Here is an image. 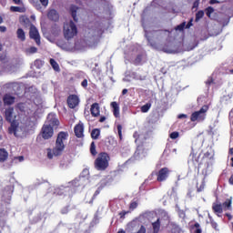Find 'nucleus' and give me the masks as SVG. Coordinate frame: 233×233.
<instances>
[{"label": "nucleus", "mask_w": 233, "mask_h": 233, "mask_svg": "<svg viewBox=\"0 0 233 233\" xmlns=\"http://www.w3.org/2000/svg\"><path fill=\"white\" fill-rule=\"evenodd\" d=\"M68 140V133L60 132L57 136L55 147L53 149H47V157L48 159H54L57 156H61L65 150V145Z\"/></svg>", "instance_id": "nucleus-1"}, {"label": "nucleus", "mask_w": 233, "mask_h": 233, "mask_svg": "<svg viewBox=\"0 0 233 233\" xmlns=\"http://www.w3.org/2000/svg\"><path fill=\"white\" fill-rule=\"evenodd\" d=\"M47 123L45 124L42 127V137L45 139H50L54 136V127L59 125V120L56 117V113H50L47 116Z\"/></svg>", "instance_id": "nucleus-2"}, {"label": "nucleus", "mask_w": 233, "mask_h": 233, "mask_svg": "<svg viewBox=\"0 0 233 233\" xmlns=\"http://www.w3.org/2000/svg\"><path fill=\"white\" fill-rule=\"evenodd\" d=\"M5 120L8 121V123H11L10 127L8 128L9 134H14L15 137L19 136V122L15 120V114L14 113V107H7L5 110Z\"/></svg>", "instance_id": "nucleus-3"}, {"label": "nucleus", "mask_w": 233, "mask_h": 233, "mask_svg": "<svg viewBox=\"0 0 233 233\" xmlns=\"http://www.w3.org/2000/svg\"><path fill=\"white\" fill-rule=\"evenodd\" d=\"M142 25L144 26L145 36L147 37V42L153 48H156V44L154 43V39H159V37H165V35H167V31H148L147 30V27L145 26V25L144 24Z\"/></svg>", "instance_id": "nucleus-4"}, {"label": "nucleus", "mask_w": 233, "mask_h": 233, "mask_svg": "<svg viewBox=\"0 0 233 233\" xmlns=\"http://www.w3.org/2000/svg\"><path fill=\"white\" fill-rule=\"evenodd\" d=\"M25 96L27 97V99L33 101L34 105H36V106L43 103V99L41 98V96H39L37 88H35L34 86L25 89Z\"/></svg>", "instance_id": "nucleus-5"}, {"label": "nucleus", "mask_w": 233, "mask_h": 233, "mask_svg": "<svg viewBox=\"0 0 233 233\" xmlns=\"http://www.w3.org/2000/svg\"><path fill=\"white\" fill-rule=\"evenodd\" d=\"M108 161H110L108 154L100 153L95 160V168L96 170H106L108 168Z\"/></svg>", "instance_id": "nucleus-6"}, {"label": "nucleus", "mask_w": 233, "mask_h": 233, "mask_svg": "<svg viewBox=\"0 0 233 233\" xmlns=\"http://www.w3.org/2000/svg\"><path fill=\"white\" fill-rule=\"evenodd\" d=\"M64 35L67 41L77 35V27L74 22L70 21L69 23L64 24Z\"/></svg>", "instance_id": "nucleus-7"}, {"label": "nucleus", "mask_w": 233, "mask_h": 233, "mask_svg": "<svg viewBox=\"0 0 233 233\" xmlns=\"http://www.w3.org/2000/svg\"><path fill=\"white\" fill-rule=\"evenodd\" d=\"M104 29L101 25L99 27L87 29L86 33V41H89L90 43L96 41V39L101 37L103 35Z\"/></svg>", "instance_id": "nucleus-8"}, {"label": "nucleus", "mask_w": 233, "mask_h": 233, "mask_svg": "<svg viewBox=\"0 0 233 233\" xmlns=\"http://www.w3.org/2000/svg\"><path fill=\"white\" fill-rule=\"evenodd\" d=\"M208 111V106H203L200 110L195 111L191 114L190 120L195 123H201V121H205V117H207V112Z\"/></svg>", "instance_id": "nucleus-9"}, {"label": "nucleus", "mask_w": 233, "mask_h": 233, "mask_svg": "<svg viewBox=\"0 0 233 233\" xmlns=\"http://www.w3.org/2000/svg\"><path fill=\"white\" fill-rule=\"evenodd\" d=\"M204 159H206L208 164L207 168L203 169L202 174H204L205 177H207V176H208V174L212 172V161L214 159V151H212V149L208 150L204 154Z\"/></svg>", "instance_id": "nucleus-10"}, {"label": "nucleus", "mask_w": 233, "mask_h": 233, "mask_svg": "<svg viewBox=\"0 0 233 233\" xmlns=\"http://www.w3.org/2000/svg\"><path fill=\"white\" fill-rule=\"evenodd\" d=\"M56 46L62 50H65L66 52H76V48H81V46H77V43L72 44L69 40H67V42L58 40L56 42Z\"/></svg>", "instance_id": "nucleus-11"}, {"label": "nucleus", "mask_w": 233, "mask_h": 233, "mask_svg": "<svg viewBox=\"0 0 233 233\" xmlns=\"http://www.w3.org/2000/svg\"><path fill=\"white\" fill-rule=\"evenodd\" d=\"M16 110L18 112H21V114H24V116H29L31 112H34V109L30 106V104L27 102L25 103H18L15 106Z\"/></svg>", "instance_id": "nucleus-12"}, {"label": "nucleus", "mask_w": 233, "mask_h": 233, "mask_svg": "<svg viewBox=\"0 0 233 233\" xmlns=\"http://www.w3.org/2000/svg\"><path fill=\"white\" fill-rule=\"evenodd\" d=\"M170 175V169L168 167H163L157 173V181H167L168 176Z\"/></svg>", "instance_id": "nucleus-13"}, {"label": "nucleus", "mask_w": 233, "mask_h": 233, "mask_svg": "<svg viewBox=\"0 0 233 233\" xmlns=\"http://www.w3.org/2000/svg\"><path fill=\"white\" fill-rule=\"evenodd\" d=\"M29 35L31 39H34L36 45H41V38L39 36V31L34 25L30 27Z\"/></svg>", "instance_id": "nucleus-14"}, {"label": "nucleus", "mask_w": 233, "mask_h": 233, "mask_svg": "<svg viewBox=\"0 0 233 233\" xmlns=\"http://www.w3.org/2000/svg\"><path fill=\"white\" fill-rule=\"evenodd\" d=\"M134 157L137 160L147 157V150H145V147L143 145L137 147V151L134 154Z\"/></svg>", "instance_id": "nucleus-15"}, {"label": "nucleus", "mask_w": 233, "mask_h": 233, "mask_svg": "<svg viewBox=\"0 0 233 233\" xmlns=\"http://www.w3.org/2000/svg\"><path fill=\"white\" fill-rule=\"evenodd\" d=\"M87 182H88V178H86V177H79L78 178H76L75 180H73L71 184H72V187H74L75 188H77V187H85V185H86Z\"/></svg>", "instance_id": "nucleus-16"}, {"label": "nucleus", "mask_w": 233, "mask_h": 233, "mask_svg": "<svg viewBox=\"0 0 233 233\" xmlns=\"http://www.w3.org/2000/svg\"><path fill=\"white\" fill-rule=\"evenodd\" d=\"M67 105L69 108H76L79 105V96L76 95H70L67 98Z\"/></svg>", "instance_id": "nucleus-17"}, {"label": "nucleus", "mask_w": 233, "mask_h": 233, "mask_svg": "<svg viewBox=\"0 0 233 233\" xmlns=\"http://www.w3.org/2000/svg\"><path fill=\"white\" fill-rule=\"evenodd\" d=\"M3 103L5 106H11V105H14L15 103V96L10 95V94H5L3 96Z\"/></svg>", "instance_id": "nucleus-18"}, {"label": "nucleus", "mask_w": 233, "mask_h": 233, "mask_svg": "<svg viewBox=\"0 0 233 233\" xmlns=\"http://www.w3.org/2000/svg\"><path fill=\"white\" fill-rule=\"evenodd\" d=\"M11 199H12V187H7V191L6 193H4V196L2 197V201L5 205H8Z\"/></svg>", "instance_id": "nucleus-19"}, {"label": "nucleus", "mask_w": 233, "mask_h": 233, "mask_svg": "<svg viewBox=\"0 0 233 233\" xmlns=\"http://www.w3.org/2000/svg\"><path fill=\"white\" fill-rule=\"evenodd\" d=\"M85 132V126L83 123H79L75 127V135L76 137H83Z\"/></svg>", "instance_id": "nucleus-20"}, {"label": "nucleus", "mask_w": 233, "mask_h": 233, "mask_svg": "<svg viewBox=\"0 0 233 233\" xmlns=\"http://www.w3.org/2000/svg\"><path fill=\"white\" fill-rule=\"evenodd\" d=\"M90 112H91V114H92V116H93L94 117H97V116H99V114H100L99 104L94 103V104L91 106Z\"/></svg>", "instance_id": "nucleus-21"}, {"label": "nucleus", "mask_w": 233, "mask_h": 233, "mask_svg": "<svg viewBox=\"0 0 233 233\" xmlns=\"http://www.w3.org/2000/svg\"><path fill=\"white\" fill-rule=\"evenodd\" d=\"M75 43H77V46H80L79 49L76 48L75 52H76V50H85L88 46V42L85 39H77Z\"/></svg>", "instance_id": "nucleus-22"}, {"label": "nucleus", "mask_w": 233, "mask_h": 233, "mask_svg": "<svg viewBox=\"0 0 233 233\" xmlns=\"http://www.w3.org/2000/svg\"><path fill=\"white\" fill-rule=\"evenodd\" d=\"M47 17L51 21H57V19H59V14H57V11H56V9H51L47 14Z\"/></svg>", "instance_id": "nucleus-23"}, {"label": "nucleus", "mask_w": 233, "mask_h": 233, "mask_svg": "<svg viewBox=\"0 0 233 233\" xmlns=\"http://www.w3.org/2000/svg\"><path fill=\"white\" fill-rule=\"evenodd\" d=\"M212 208L215 214H218V217L219 214H223V206L221 204L213 203Z\"/></svg>", "instance_id": "nucleus-24"}, {"label": "nucleus", "mask_w": 233, "mask_h": 233, "mask_svg": "<svg viewBox=\"0 0 233 233\" xmlns=\"http://www.w3.org/2000/svg\"><path fill=\"white\" fill-rule=\"evenodd\" d=\"M110 105L113 108V114L115 117H119V104H117V102H111Z\"/></svg>", "instance_id": "nucleus-25"}, {"label": "nucleus", "mask_w": 233, "mask_h": 233, "mask_svg": "<svg viewBox=\"0 0 233 233\" xmlns=\"http://www.w3.org/2000/svg\"><path fill=\"white\" fill-rule=\"evenodd\" d=\"M222 208H224V210H232V197H230V198H228L222 204Z\"/></svg>", "instance_id": "nucleus-26"}, {"label": "nucleus", "mask_w": 233, "mask_h": 233, "mask_svg": "<svg viewBox=\"0 0 233 233\" xmlns=\"http://www.w3.org/2000/svg\"><path fill=\"white\" fill-rule=\"evenodd\" d=\"M25 56H32L34 54H37V47L29 46L24 49Z\"/></svg>", "instance_id": "nucleus-27"}, {"label": "nucleus", "mask_w": 233, "mask_h": 233, "mask_svg": "<svg viewBox=\"0 0 233 233\" xmlns=\"http://www.w3.org/2000/svg\"><path fill=\"white\" fill-rule=\"evenodd\" d=\"M8 159V151L5 148L0 149V163H4V161H6Z\"/></svg>", "instance_id": "nucleus-28"}, {"label": "nucleus", "mask_w": 233, "mask_h": 233, "mask_svg": "<svg viewBox=\"0 0 233 233\" xmlns=\"http://www.w3.org/2000/svg\"><path fill=\"white\" fill-rule=\"evenodd\" d=\"M17 39L20 41H25L26 40V35L25 34V30L22 28H18L16 31Z\"/></svg>", "instance_id": "nucleus-29"}, {"label": "nucleus", "mask_w": 233, "mask_h": 233, "mask_svg": "<svg viewBox=\"0 0 233 233\" xmlns=\"http://www.w3.org/2000/svg\"><path fill=\"white\" fill-rule=\"evenodd\" d=\"M10 10L11 12H18L19 14H25V12H26V7H25V5L11 6Z\"/></svg>", "instance_id": "nucleus-30"}, {"label": "nucleus", "mask_w": 233, "mask_h": 233, "mask_svg": "<svg viewBox=\"0 0 233 233\" xmlns=\"http://www.w3.org/2000/svg\"><path fill=\"white\" fill-rule=\"evenodd\" d=\"M6 216H8V211L6 210V208H3V204H1L0 221H5V219H6Z\"/></svg>", "instance_id": "nucleus-31"}, {"label": "nucleus", "mask_w": 233, "mask_h": 233, "mask_svg": "<svg viewBox=\"0 0 233 233\" xmlns=\"http://www.w3.org/2000/svg\"><path fill=\"white\" fill-rule=\"evenodd\" d=\"M70 12H71V15H72L74 21H77V6L71 5Z\"/></svg>", "instance_id": "nucleus-32"}, {"label": "nucleus", "mask_w": 233, "mask_h": 233, "mask_svg": "<svg viewBox=\"0 0 233 233\" xmlns=\"http://www.w3.org/2000/svg\"><path fill=\"white\" fill-rule=\"evenodd\" d=\"M154 233L159 232V228H161V222H159V218L156 222L152 224Z\"/></svg>", "instance_id": "nucleus-33"}, {"label": "nucleus", "mask_w": 233, "mask_h": 233, "mask_svg": "<svg viewBox=\"0 0 233 233\" xmlns=\"http://www.w3.org/2000/svg\"><path fill=\"white\" fill-rule=\"evenodd\" d=\"M99 136H101V131L97 128L93 129L91 132L92 139H99Z\"/></svg>", "instance_id": "nucleus-34"}, {"label": "nucleus", "mask_w": 233, "mask_h": 233, "mask_svg": "<svg viewBox=\"0 0 233 233\" xmlns=\"http://www.w3.org/2000/svg\"><path fill=\"white\" fill-rule=\"evenodd\" d=\"M131 76L133 79H136L137 81H145L147 79V76H141L137 73H132Z\"/></svg>", "instance_id": "nucleus-35"}, {"label": "nucleus", "mask_w": 233, "mask_h": 233, "mask_svg": "<svg viewBox=\"0 0 233 233\" xmlns=\"http://www.w3.org/2000/svg\"><path fill=\"white\" fill-rule=\"evenodd\" d=\"M53 35L56 37L61 34V27L58 25H54L51 30Z\"/></svg>", "instance_id": "nucleus-36"}, {"label": "nucleus", "mask_w": 233, "mask_h": 233, "mask_svg": "<svg viewBox=\"0 0 233 233\" xmlns=\"http://www.w3.org/2000/svg\"><path fill=\"white\" fill-rule=\"evenodd\" d=\"M204 15L205 12L203 10L197 12L195 18L196 23H198L199 20L203 19Z\"/></svg>", "instance_id": "nucleus-37"}, {"label": "nucleus", "mask_w": 233, "mask_h": 233, "mask_svg": "<svg viewBox=\"0 0 233 233\" xmlns=\"http://www.w3.org/2000/svg\"><path fill=\"white\" fill-rule=\"evenodd\" d=\"M50 65L56 72H59V65L57 64V62H56V60H54V58L50 59Z\"/></svg>", "instance_id": "nucleus-38"}, {"label": "nucleus", "mask_w": 233, "mask_h": 233, "mask_svg": "<svg viewBox=\"0 0 233 233\" xmlns=\"http://www.w3.org/2000/svg\"><path fill=\"white\" fill-rule=\"evenodd\" d=\"M151 106H152V104L147 103L146 105L141 106V112H143L144 114H147V112L150 110Z\"/></svg>", "instance_id": "nucleus-39"}, {"label": "nucleus", "mask_w": 233, "mask_h": 233, "mask_svg": "<svg viewBox=\"0 0 233 233\" xmlns=\"http://www.w3.org/2000/svg\"><path fill=\"white\" fill-rule=\"evenodd\" d=\"M43 60H39V59H36L35 62H34V66H35V68H42L43 67Z\"/></svg>", "instance_id": "nucleus-40"}, {"label": "nucleus", "mask_w": 233, "mask_h": 233, "mask_svg": "<svg viewBox=\"0 0 233 233\" xmlns=\"http://www.w3.org/2000/svg\"><path fill=\"white\" fill-rule=\"evenodd\" d=\"M187 26V22H183L182 24L178 25L175 30H178V32H183Z\"/></svg>", "instance_id": "nucleus-41"}, {"label": "nucleus", "mask_w": 233, "mask_h": 233, "mask_svg": "<svg viewBox=\"0 0 233 233\" xmlns=\"http://www.w3.org/2000/svg\"><path fill=\"white\" fill-rule=\"evenodd\" d=\"M198 192H203L205 190V177L203 178L201 184L199 186H197Z\"/></svg>", "instance_id": "nucleus-42"}, {"label": "nucleus", "mask_w": 233, "mask_h": 233, "mask_svg": "<svg viewBox=\"0 0 233 233\" xmlns=\"http://www.w3.org/2000/svg\"><path fill=\"white\" fill-rule=\"evenodd\" d=\"M116 130H117V134H118L120 139H123V133H122L123 126H121V125L118 124V125L116 126Z\"/></svg>", "instance_id": "nucleus-43"}, {"label": "nucleus", "mask_w": 233, "mask_h": 233, "mask_svg": "<svg viewBox=\"0 0 233 233\" xmlns=\"http://www.w3.org/2000/svg\"><path fill=\"white\" fill-rule=\"evenodd\" d=\"M208 218H209V221L211 223L212 228H215V230H218V224L216 223V221H214V219L210 215H208Z\"/></svg>", "instance_id": "nucleus-44"}, {"label": "nucleus", "mask_w": 233, "mask_h": 233, "mask_svg": "<svg viewBox=\"0 0 233 233\" xmlns=\"http://www.w3.org/2000/svg\"><path fill=\"white\" fill-rule=\"evenodd\" d=\"M90 152L92 156H96L97 154V151H96V144H94V142L91 143Z\"/></svg>", "instance_id": "nucleus-45"}, {"label": "nucleus", "mask_w": 233, "mask_h": 233, "mask_svg": "<svg viewBox=\"0 0 233 233\" xmlns=\"http://www.w3.org/2000/svg\"><path fill=\"white\" fill-rule=\"evenodd\" d=\"M14 69V66L7 64L6 66L4 68V72H9L12 73Z\"/></svg>", "instance_id": "nucleus-46"}, {"label": "nucleus", "mask_w": 233, "mask_h": 233, "mask_svg": "<svg viewBox=\"0 0 233 233\" xmlns=\"http://www.w3.org/2000/svg\"><path fill=\"white\" fill-rule=\"evenodd\" d=\"M142 61H143V55H138L135 59V65H141Z\"/></svg>", "instance_id": "nucleus-47"}, {"label": "nucleus", "mask_w": 233, "mask_h": 233, "mask_svg": "<svg viewBox=\"0 0 233 233\" xmlns=\"http://www.w3.org/2000/svg\"><path fill=\"white\" fill-rule=\"evenodd\" d=\"M213 12H214V8L212 6H209L206 9V15H208V17H210Z\"/></svg>", "instance_id": "nucleus-48"}, {"label": "nucleus", "mask_w": 233, "mask_h": 233, "mask_svg": "<svg viewBox=\"0 0 233 233\" xmlns=\"http://www.w3.org/2000/svg\"><path fill=\"white\" fill-rule=\"evenodd\" d=\"M177 137H179V132H172L171 134H170V138L171 139H177Z\"/></svg>", "instance_id": "nucleus-49"}, {"label": "nucleus", "mask_w": 233, "mask_h": 233, "mask_svg": "<svg viewBox=\"0 0 233 233\" xmlns=\"http://www.w3.org/2000/svg\"><path fill=\"white\" fill-rule=\"evenodd\" d=\"M108 181L106 180V178H104L100 181V186L99 187L103 188L104 187H106Z\"/></svg>", "instance_id": "nucleus-50"}, {"label": "nucleus", "mask_w": 233, "mask_h": 233, "mask_svg": "<svg viewBox=\"0 0 233 233\" xmlns=\"http://www.w3.org/2000/svg\"><path fill=\"white\" fill-rule=\"evenodd\" d=\"M129 208L131 210H134L135 208H137V202H136V201L131 202L130 206H129Z\"/></svg>", "instance_id": "nucleus-51"}, {"label": "nucleus", "mask_w": 233, "mask_h": 233, "mask_svg": "<svg viewBox=\"0 0 233 233\" xmlns=\"http://www.w3.org/2000/svg\"><path fill=\"white\" fill-rule=\"evenodd\" d=\"M81 86H83V88H86L88 86V80L84 79L81 83Z\"/></svg>", "instance_id": "nucleus-52"}, {"label": "nucleus", "mask_w": 233, "mask_h": 233, "mask_svg": "<svg viewBox=\"0 0 233 233\" xmlns=\"http://www.w3.org/2000/svg\"><path fill=\"white\" fill-rule=\"evenodd\" d=\"M194 23V18H190L189 22L186 25V28H190Z\"/></svg>", "instance_id": "nucleus-53"}, {"label": "nucleus", "mask_w": 233, "mask_h": 233, "mask_svg": "<svg viewBox=\"0 0 233 233\" xmlns=\"http://www.w3.org/2000/svg\"><path fill=\"white\" fill-rule=\"evenodd\" d=\"M13 3H15V5H19L20 6H23V0H13Z\"/></svg>", "instance_id": "nucleus-54"}, {"label": "nucleus", "mask_w": 233, "mask_h": 233, "mask_svg": "<svg viewBox=\"0 0 233 233\" xmlns=\"http://www.w3.org/2000/svg\"><path fill=\"white\" fill-rule=\"evenodd\" d=\"M43 6H48V0H39Z\"/></svg>", "instance_id": "nucleus-55"}, {"label": "nucleus", "mask_w": 233, "mask_h": 233, "mask_svg": "<svg viewBox=\"0 0 233 233\" xmlns=\"http://www.w3.org/2000/svg\"><path fill=\"white\" fill-rule=\"evenodd\" d=\"M15 159H17L19 161V163H21V162L25 161V157H23V156L16 157H15Z\"/></svg>", "instance_id": "nucleus-56"}, {"label": "nucleus", "mask_w": 233, "mask_h": 233, "mask_svg": "<svg viewBox=\"0 0 233 233\" xmlns=\"http://www.w3.org/2000/svg\"><path fill=\"white\" fill-rule=\"evenodd\" d=\"M61 214H68V207L62 208Z\"/></svg>", "instance_id": "nucleus-57"}, {"label": "nucleus", "mask_w": 233, "mask_h": 233, "mask_svg": "<svg viewBox=\"0 0 233 233\" xmlns=\"http://www.w3.org/2000/svg\"><path fill=\"white\" fill-rule=\"evenodd\" d=\"M101 190H103V188L98 187L97 190L94 194V198H96V196H99V192H101Z\"/></svg>", "instance_id": "nucleus-58"}, {"label": "nucleus", "mask_w": 233, "mask_h": 233, "mask_svg": "<svg viewBox=\"0 0 233 233\" xmlns=\"http://www.w3.org/2000/svg\"><path fill=\"white\" fill-rule=\"evenodd\" d=\"M198 6H199V0L195 1L193 4V8H198Z\"/></svg>", "instance_id": "nucleus-59"}, {"label": "nucleus", "mask_w": 233, "mask_h": 233, "mask_svg": "<svg viewBox=\"0 0 233 233\" xmlns=\"http://www.w3.org/2000/svg\"><path fill=\"white\" fill-rule=\"evenodd\" d=\"M186 117H187L186 114L178 115V119H186Z\"/></svg>", "instance_id": "nucleus-60"}, {"label": "nucleus", "mask_w": 233, "mask_h": 233, "mask_svg": "<svg viewBox=\"0 0 233 233\" xmlns=\"http://www.w3.org/2000/svg\"><path fill=\"white\" fill-rule=\"evenodd\" d=\"M0 32H6V26L0 25Z\"/></svg>", "instance_id": "nucleus-61"}, {"label": "nucleus", "mask_w": 233, "mask_h": 233, "mask_svg": "<svg viewBox=\"0 0 233 233\" xmlns=\"http://www.w3.org/2000/svg\"><path fill=\"white\" fill-rule=\"evenodd\" d=\"M105 121H106V116H101L99 119L100 123H105Z\"/></svg>", "instance_id": "nucleus-62"}, {"label": "nucleus", "mask_w": 233, "mask_h": 233, "mask_svg": "<svg viewBox=\"0 0 233 233\" xmlns=\"http://www.w3.org/2000/svg\"><path fill=\"white\" fill-rule=\"evenodd\" d=\"M210 5H218L219 3V1L218 0H210Z\"/></svg>", "instance_id": "nucleus-63"}, {"label": "nucleus", "mask_w": 233, "mask_h": 233, "mask_svg": "<svg viewBox=\"0 0 233 233\" xmlns=\"http://www.w3.org/2000/svg\"><path fill=\"white\" fill-rule=\"evenodd\" d=\"M229 184L230 185H233V175L230 177V178H229Z\"/></svg>", "instance_id": "nucleus-64"}]
</instances>
